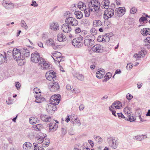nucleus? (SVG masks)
Returning a JSON list of instances; mask_svg holds the SVG:
<instances>
[{
	"instance_id": "obj_20",
	"label": "nucleus",
	"mask_w": 150,
	"mask_h": 150,
	"mask_svg": "<svg viewBox=\"0 0 150 150\" xmlns=\"http://www.w3.org/2000/svg\"><path fill=\"white\" fill-rule=\"evenodd\" d=\"M105 73V70L103 69L98 70L96 74V77L99 79H101Z\"/></svg>"
},
{
	"instance_id": "obj_34",
	"label": "nucleus",
	"mask_w": 150,
	"mask_h": 150,
	"mask_svg": "<svg viewBox=\"0 0 150 150\" xmlns=\"http://www.w3.org/2000/svg\"><path fill=\"white\" fill-rule=\"evenodd\" d=\"M112 76L111 73L109 72L106 73V74L104 76L105 79L103 80V81L105 82L109 80Z\"/></svg>"
},
{
	"instance_id": "obj_55",
	"label": "nucleus",
	"mask_w": 150,
	"mask_h": 150,
	"mask_svg": "<svg viewBox=\"0 0 150 150\" xmlns=\"http://www.w3.org/2000/svg\"><path fill=\"white\" fill-rule=\"evenodd\" d=\"M133 66L132 64L129 63L127 64L126 68L127 69H130L133 67Z\"/></svg>"
},
{
	"instance_id": "obj_38",
	"label": "nucleus",
	"mask_w": 150,
	"mask_h": 150,
	"mask_svg": "<svg viewBox=\"0 0 150 150\" xmlns=\"http://www.w3.org/2000/svg\"><path fill=\"white\" fill-rule=\"evenodd\" d=\"M6 58L2 54H0V64H3L6 61Z\"/></svg>"
},
{
	"instance_id": "obj_42",
	"label": "nucleus",
	"mask_w": 150,
	"mask_h": 150,
	"mask_svg": "<svg viewBox=\"0 0 150 150\" xmlns=\"http://www.w3.org/2000/svg\"><path fill=\"white\" fill-rule=\"evenodd\" d=\"M41 124H37L33 126L34 129L35 130L39 131L40 127H41Z\"/></svg>"
},
{
	"instance_id": "obj_31",
	"label": "nucleus",
	"mask_w": 150,
	"mask_h": 150,
	"mask_svg": "<svg viewBox=\"0 0 150 150\" xmlns=\"http://www.w3.org/2000/svg\"><path fill=\"white\" fill-rule=\"evenodd\" d=\"M74 14L76 16V17L78 19H80L83 17V14L80 11H75Z\"/></svg>"
},
{
	"instance_id": "obj_27",
	"label": "nucleus",
	"mask_w": 150,
	"mask_h": 150,
	"mask_svg": "<svg viewBox=\"0 0 150 150\" xmlns=\"http://www.w3.org/2000/svg\"><path fill=\"white\" fill-rule=\"evenodd\" d=\"M34 150H45L43 147H45V146H38V144L35 143H33Z\"/></svg>"
},
{
	"instance_id": "obj_60",
	"label": "nucleus",
	"mask_w": 150,
	"mask_h": 150,
	"mask_svg": "<svg viewBox=\"0 0 150 150\" xmlns=\"http://www.w3.org/2000/svg\"><path fill=\"white\" fill-rule=\"evenodd\" d=\"M71 14L69 11H67L65 13L64 16H65L67 17V15H68V16L69 17H71Z\"/></svg>"
},
{
	"instance_id": "obj_4",
	"label": "nucleus",
	"mask_w": 150,
	"mask_h": 150,
	"mask_svg": "<svg viewBox=\"0 0 150 150\" xmlns=\"http://www.w3.org/2000/svg\"><path fill=\"white\" fill-rule=\"evenodd\" d=\"M83 37L81 35L74 39L72 42V45L75 47L79 48L82 46L83 44L82 42Z\"/></svg>"
},
{
	"instance_id": "obj_22",
	"label": "nucleus",
	"mask_w": 150,
	"mask_h": 150,
	"mask_svg": "<svg viewBox=\"0 0 150 150\" xmlns=\"http://www.w3.org/2000/svg\"><path fill=\"white\" fill-rule=\"evenodd\" d=\"M90 39H86L84 40V41L83 44L84 45L86 46L89 47H91L94 44L91 43V41Z\"/></svg>"
},
{
	"instance_id": "obj_12",
	"label": "nucleus",
	"mask_w": 150,
	"mask_h": 150,
	"mask_svg": "<svg viewBox=\"0 0 150 150\" xmlns=\"http://www.w3.org/2000/svg\"><path fill=\"white\" fill-rule=\"evenodd\" d=\"M62 30L65 33L70 32L71 30V26L66 23L63 24L61 27Z\"/></svg>"
},
{
	"instance_id": "obj_48",
	"label": "nucleus",
	"mask_w": 150,
	"mask_h": 150,
	"mask_svg": "<svg viewBox=\"0 0 150 150\" xmlns=\"http://www.w3.org/2000/svg\"><path fill=\"white\" fill-rule=\"evenodd\" d=\"M88 21L86 19H83L81 21V23L82 24H87L88 23Z\"/></svg>"
},
{
	"instance_id": "obj_5",
	"label": "nucleus",
	"mask_w": 150,
	"mask_h": 150,
	"mask_svg": "<svg viewBox=\"0 0 150 150\" xmlns=\"http://www.w3.org/2000/svg\"><path fill=\"white\" fill-rule=\"evenodd\" d=\"M49 86L51 91L55 92L59 89V84L57 81H54L49 84Z\"/></svg>"
},
{
	"instance_id": "obj_11",
	"label": "nucleus",
	"mask_w": 150,
	"mask_h": 150,
	"mask_svg": "<svg viewBox=\"0 0 150 150\" xmlns=\"http://www.w3.org/2000/svg\"><path fill=\"white\" fill-rule=\"evenodd\" d=\"M125 8L123 9L122 8H116L115 11V14L118 16H122L125 13Z\"/></svg>"
},
{
	"instance_id": "obj_32",
	"label": "nucleus",
	"mask_w": 150,
	"mask_h": 150,
	"mask_svg": "<svg viewBox=\"0 0 150 150\" xmlns=\"http://www.w3.org/2000/svg\"><path fill=\"white\" fill-rule=\"evenodd\" d=\"M134 138H133L136 139L137 140L141 141L144 139V138H146L147 136L146 135H142L134 136Z\"/></svg>"
},
{
	"instance_id": "obj_61",
	"label": "nucleus",
	"mask_w": 150,
	"mask_h": 150,
	"mask_svg": "<svg viewBox=\"0 0 150 150\" xmlns=\"http://www.w3.org/2000/svg\"><path fill=\"white\" fill-rule=\"evenodd\" d=\"M75 31L76 33H78L81 32V30L78 27L75 29Z\"/></svg>"
},
{
	"instance_id": "obj_56",
	"label": "nucleus",
	"mask_w": 150,
	"mask_h": 150,
	"mask_svg": "<svg viewBox=\"0 0 150 150\" xmlns=\"http://www.w3.org/2000/svg\"><path fill=\"white\" fill-rule=\"evenodd\" d=\"M103 38H104L103 40V42H108L110 40L109 37L107 36H104Z\"/></svg>"
},
{
	"instance_id": "obj_18",
	"label": "nucleus",
	"mask_w": 150,
	"mask_h": 150,
	"mask_svg": "<svg viewBox=\"0 0 150 150\" xmlns=\"http://www.w3.org/2000/svg\"><path fill=\"white\" fill-rule=\"evenodd\" d=\"M2 5L4 6L7 9H11L14 7V5L12 3H8L6 1H3Z\"/></svg>"
},
{
	"instance_id": "obj_3",
	"label": "nucleus",
	"mask_w": 150,
	"mask_h": 150,
	"mask_svg": "<svg viewBox=\"0 0 150 150\" xmlns=\"http://www.w3.org/2000/svg\"><path fill=\"white\" fill-rule=\"evenodd\" d=\"M21 52L17 48H14L12 51V56L14 59L17 61L23 60L24 58L23 56L21 57Z\"/></svg>"
},
{
	"instance_id": "obj_23",
	"label": "nucleus",
	"mask_w": 150,
	"mask_h": 150,
	"mask_svg": "<svg viewBox=\"0 0 150 150\" xmlns=\"http://www.w3.org/2000/svg\"><path fill=\"white\" fill-rule=\"evenodd\" d=\"M50 28L54 30H58L59 27L57 23L53 22L50 24Z\"/></svg>"
},
{
	"instance_id": "obj_36",
	"label": "nucleus",
	"mask_w": 150,
	"mask_h": 150,
	"mask_svg": "<svg viewBox=\"0 0 150 150\" xmlns=\"http://www.w3.org/2000/svg\"><path fill=\"white\" fill-rule=\"evenodd\" d=\"M125 120L129 121L130 122H134L136 120L135 118L133 116L129 115L127 117H126L125 119Z\"/></svg>"
},
{
	"instance_id": "obj_49",
	"label": "nucleus",
	"mask_w": 150,
	"mask_h": 150,
	"mask_svg": "<svg viewBox=\"0 0 150 150\" xmlns=\"http://www.w3.org/2000/svg\"><path fill=\"white\" fill-rule=\"evenodd\" d=\"M32 2V3L30 4L31 6H33L34 7H37L38 6V4L36 3V1L33 0Z\"/></svg>"
},
{
	"instance_id": "obj_53",
	"label": "nucleus",
	"mask_w": 150,
	"mask_h": 150,
	"mask_svg": "<svg viewBox=\"0 0 150 150\" xmlns=\"http://www.w3.org/2000/svg\"><path fill=\"white\" fill-rule=\"evenodd\" d=\"M126 98L128 100H131L133 98V96L130 94L128 93L126 96Z\"/></svg>"
},
{
	"instance_id": "obj_21",
	"label": "nucleus",
	"mask_w": 150,
	"mask_h": 150,
	"mask_svg": "<svg viewBox=\"0 0 150 150\" xmlns=\"http://www.w3.org/2000/svg\"><path fill=\"white\" fill-rule=\"evenodd\" d=\"M141 33L144 36H146L150 34V29L149 28H144L141 30Z\"/></svg>"
},
{
	"instance_id": "obj_50",
	"label": "nucleus",
	"mask_w": 150,
	"mask_h": 150,
	"mask_svg": "<svg viewBox=\"0 0 150 150\" xmlns=\"http://www.w3.org/2000/svg\"><path fill=\"white\" fill-rule=\"evenodd\" d=\"M91 33L92 35H96L97 30L94 28H92L90 30Z\"/></svg>"
},
{
	"instance_id": "obj_40",
	"label": "nucleus",
	"mask_w": 150,
	"mask_h": 150,
	"mask_svg": "<svg viewBox=\"0 0 150 150\" xmlns=\"http://www.w3.org/2000/svg\"><path fill=\"white\" fill-rule=\"evenodd\" d=\"M104 38H103V35H100L97 38V40L99 42H103Z\"/></svg>"
},
{
	"instance_id": "obj_35",
	"label": "nucleus",
	"mask_w": 150,
	"mask_h": 150,
	"mask_svg": "<svg viewBox=\"0 0 150 150\" xmlns=\"http://www.w3.org/2000/svg\"><path fill=\"white\" fill-rule=\"evenodd\" d=\"M56 74V73L53 71H49L46 74V75H50L52 77H55V80L57 78Z\"/></svg>"
},
{
	"instance_id": "obj_57",
	"label": "nucleus",
	"mask_w": 150,
	"mask_h": 150,
	"mask_svg": "<svg viewBox=\"0 0 150 150\" xmlns=\"http://www.w3.org/2000/svg\"><path fill=\"white\" fill-rule=\"evenodd\" d=\"M145 42L147 43V44H149L150 43V37H148L146 38L144 40Z\"/></svg>"
},
{
	"instance_id": "obj_26",
	"label": "nucleus",
	"mask_w": 150,
	"mask_h": 150,
	"mask_svg": "<svg viewBox=\"0 0 150 150\" xmlns=\"http://www.w3.org/2000/svg\"><path fill=\"white\" fill-rule=\"evenodd\" d=\"M53 104L52 103L48 104V105L46 107V110L49 113H52L53 112Z\"/></svg>"
},
{
	"instance_id": "obj_41",
	"label": "nucleus",
	"mask_w": 150,
	"mask_h": 150,
	"mask_svg": "<svg viewBox=\"0 0 150 150\" xmlns=\"http://www.w3.org/2000/svg\"><path fill=\"white\" fill-rule=\"evenodd\" d=\"M46 77L47 79L52 82V81H55V77H52V76L50 75H46Z\"/></svg>"
},
{
	"instance_id": "obj_63",
	"label": "nucleus",
	"mask_w": 150,
	"mask_h": 150,
	"mask_svg": "<svg viewBox=\"0 0 150 150\" xmlns=\"http://www.w3.org/2000/svg\"><path fill=\"white\" fill-rule=\"evenodd\" d=\"M134 57L138 58H140L141 57V56H140V55L139 54H135L134 55Z\"/></svg>"
},
{
	"instance_id": "obj_33",
	"label": "nucleus",
	"mask_w": 150,
	"mask_h": 150,
	"mask_svg": "<svg viewBox=\"0 0 150 150\" xmlns=\"http://www.w3.org/2000/svg\"><path fill=\"white\" fill-rule=\"evenodd\" d=\"M93 26L94 27L97 26H100L101 25L102 23L101 21L99 20H95L93 23Z\"/></svg>"
},
{
	"instance_id": "obj_58",
	"label": "nucleus",
	"mask_w": 150,
	"mask_h": 150,
	"mask_svg": "<svg viewBox=\"0 0 150 150\" xmlns=\"http://www.w3.org/2000/svg\"><path fill=\"white\" fill-rule=\"evenodd\" d=\"M58 125L55 123H54L53 124V127L52 128H53V131L56 130L58 127Z\"/></svg>"
},
{
	"instance_id": "obj_6",
	"label": "nucleus",
	"mask_w": 150,
	"mask_h": 150,
	"mask_svg": "<svg viewBox=\"0 0 150 150\" xmlns=\"http://www.w3.org/2000/svg\"><path fill=\"white\" fill-rule=\"evenodd\" d=\"M107 140L110 146L112 148L115 149L117 147L118 143L117 139L110 137Z\"/></svg>"
},
{
	"instance_id": "obj_1",
	"label": "nucleus",
	"mask_w": 150,
	"mask_h": 150,
	"mask_svg": "<svg viewBox=\"0 0 150 150\" xmlns=\"http://www.w3.org/2000/svg\"><path fill=\"white\" fill-rule=\"evenodd\" d=\"M47 135L43 133H41L40 135L37 136L35 138L36 142L38 144H40L43 142H45V146H48L50 142V140L47 138Z\"/></svg>"
},
{
	"instance_id": "obj_59",
	"label": "nucleus",
	"mask_w": 150,
	"mask_h": 150,
	"mask_svg": "<svg viewBox=\"0 0 150 150\" xmlns=\"http://www.w3.org/2000/svg\"><path fill=\"white\" fill-rule=\"evenodd\" d=\"M67 133V131H66V129H65L64 128H62V134L63 135H64L65 134H66Z\"/></svg>"
},
{
	"instance_id": "obj_62",
	"label": "nucleus",
	"mask_w": 150,
	"mask_h": 150,
	"mask_svg": "<svg viewBox=\"0 0 150 150\" xmlns=\"http://www.w3.org/2000/svg\"><path fill=\"white\" fill-rule=\"evenodd\" d=\"M21 85L20 83L18 82H17L16 84V87L17 88V89H19Z\"/></svg>"
},
{
	"instance_id": "obj_46",
	"label": "nucleus",
	"mask_w": 150,
	"mask_h": 150,
	"mask_svg": "<svg viewBox=\"0 0 150 150\" xmlns=\"http://www.w3.org/2000/svg\"><path fill=\"white\" fill-rule=\"evenodd\" d=\"M137 11V9L134 7H132L130 10V13L132 14H134Z\"/></svg>"
},
{
	"instance_id": "obj_43",
	"label": "nucleus",
	"mask_w": 150,
	"mask_h": 150,
	"mask_svg": "<svg viewBox=\"0 0 150 150\" xmlns=\"http://www.w3.org/2000/svg\"><path fill=\"white\" fill-rule=\"evenodd\" d=\"M21 26L23 27L25 29H26L28 28L24 20H22L21 21Z\"/></svg>"
},
{
	"instance_id": "obj_25",
	"label": "nucleus",
	"mask_w": 150,
	"mask_h": 150,
	"mask_svg": "<svg viewBox=\"0 0 150 150\" xmlns=\"http://www.w3.org/2000/svg\"><path fill=\"white\" fill-rule=\"evenodd\" d=\"M53 56L56 57V59H60L61 58H64V57L62 56L61 53L58 52H56L52 54Z\"/></svg>"
},
{
	"instance_id": "obj_7",
	"label": "nucleus",
	"mask_w": 150,
	"mask_h": 150,
	"mask_svg": "<svg viewBox=\"0 0 150 150\" xmlns=\"http://www.w3.org/2000/svg\"><path fill=\"white\" fill-rule=\"evenodd\" d=\"M114 13V9L111 8H109L105 10L103 14V18L105 20L108 19L113 16Z\"/></svg>"
},
{
	"instance_id": "obj_39",
	"label": "nucleus",
	"mask_w": 150,
	"mask_h": 150,
	"mask_svg": "<svg viewBox=\"0 0 150 150\" xmlns=\"http://www.w3.org/2000/svg\"><path fill=\"white\" fill-rule=\"evenodd\" d=\"M4 53L5 54V57H6V58L7 57H10L12 55V52L11 50H8L6 53L5 52H4Z\"/></svg>"
},
{
	"instance_id": "obj_24",
	"label": "nucleus",
	"mask_w": 150,
	"mask_h": 150,
	"mask_svg": "<svg viewBox=\"0 0 150 150\" xmlns=\"http://www.w3.org/2000/svg\"><path fill=\"white\" fill-rule=\"evenodd\" d=\"M39 120L36 117H32L29 119V122L32 125H34L36 123L39 122Z\"/></svg>"
},
{
	"instance_id": "obj_8",
	"label": "nucleus",
	"mask_w": 150,
	"mask_h": 150,
	"mask_svg": "<svg viewBox=\"0 0 150 150\" xmlns=\"http://www.w3.org/2000/svg\"><path fill=\"white\" fill-rule=\"evenodd\" d=\"M65 21L67 24L70 26H76L78 24V21L75 18L71 17L67 18L65 19Z\"/></svg>"
},
{
	"instance_id": "obj_16",
	"label": "nucleus",
	"mask_w": 150,
	"mask_h": 150,
	"mask_svg": "<svg viewBox=\"0 0 150 150\" xmlns=\"http://www.w3.org/2000/svg\"><path fill=\"white\" fill-rule=\"evenodd\" d=\"M111 108L115 107L116 109H120L122 107V104L119 101H116L113 103L110 106Z\"/></svg>"
},
{
	"instance_id": "obj_52",
	"label": "nucleus",
	"mask_w": 150,
	"mask_h": 150,
	"mask_svg": "<svg viewBox=\"0 0 150 150\" xmlns=\"http://www.w3.org/2000/svg\"><path fill=\"white\" fill-rule=\"evenodd\" d=\"M84 10L85 16L86 17L89 16L90 15V11L86 10V9Z\"/></svg>"
},
{
	"instance_id": "obj_2",
	"label": "nucleus",
	"mask_w": 150,
	"mask_h": 150,
	"mask_svg": "<svg viewBox=\"0 0 150 150\" xmlns=\"http://www.w3.org/2000/svg\"><path fill=\"white\" fill-rule=\"evenodd\" d=\"M31 60L33 62L35 63H39L38 64H40L41 62H43V59L40 57V54L37 51L33 53L31 56Z\"/></svg>"
},
{
	"instance_id": "obj_30",
	"label": "nucleus",
	"mask_w": 150,
	"mask_h": 150,
	"mask_svg": "<svg viewBox=\"0 0 150 150\" xmlns=\"http://www.w3.org/2000/svg\"><path fill=\"white\" fill-rule=\"evenodd\" d=\"M75 76L78 80L80 81H83L84 80V76L81 74L79 73H76L74 75Z\"/></svg>"
},
{
	"instance_id": "obj_54",
	"label": "nucleus",
	"mask_w": 150,
	"mask_h": 150,
	"mask_svg": "<svg viewBox=\"0 0 150 150\" xmlns=\"http://www.w3.org/2000/svg\"><path fill=\"white\" fill-rule=\"evenodd\" d=\"M95 35H91V38H89V39H90V40H91V43H93L94 44V40L95 39V37L94 36Z\"/></svg>"
},
{
	"instance_id": "obj_13",
	"label": "nucleus",
	"mask_w": 150,
	"mask_h": 150,
	"mask_svg": "<svg viewBox=\"0 0 150 150\" xmlns=\"http://www.w3.org/2000/svg\"><path fill=\"white\" fill-rule=\"evenodd\" d=\"M47 44L51 46H52L54 50H56L58 47V45H55L53 40L51 38L49 39L46 41Z\"/></svg>"
},
{
	"instance_id": "obj_51",
	"label": "nucleus",
	"mask_w": 150,
	"mask_h": 150,
	"mask_svg": "<svg viewBox=\"0 0 150 150\" xmlns=\"http://www.w3.org/2000/svg\"><path fill=\"white\" fill-rule=\"evenodd\" d=\"M71 91L72 93H78L80 92L79 90L76 88H74L71 90Z\"/></svg>"
},
{
	"instance_id": "obj_37",
	"label": "nucleus",
	"mask_w": 150,
	"mask_h": 150,
	"mask_svg": "<svg viewBox=\"0 0 150 150\" xmlns=\"http://www.w3.org/2000/svg\"><path fill=\"white\" fill-rule=\"evenodd\" d=\"M32 146V144L29 142H25L23 145V149H26V148H30Z\"/></svg>"
},
{
	"instance_id": "obj_45",
	"label": "nucleus",
	"mask_w": 150,
	"mask_h": 150,
	"mask_svg": "<svg viewBox=\"0 0 150 150\" xmlns=\"http://www.w3.org/2000/svg\"><path fill=\"white\" fill-rule=\"evenodd\" d=\"M114 109V108H111L110 107H109V110L112 112V114L115 117H116L117 116L116 114V111L114 110H113V109Z\"/></svg>"
},
{
	"instance_id": "obj_64",
	"label": "nucleus",
	"mask_w": 150,
	"mask_h": 150,
	"mask_svg": "<svg viewBox=\"0 0 150 150\" xmlns=\"http://www.w3.org/2000/svg\"><path fill=\"white\" fill-rule=\"evenodd\" d=\"M102 138L100 137H99L98 138L96 139V141L97 142H99V143H101L102 142Z\"/></svg>"
},
{
	"instance_id": "obj_15",
	"label": "nucleus",
	"mask_w": 150,
	"mask_h": 150,
	"mask_svg": "<svg viewBox=\"0 0 150 150\" xmlns=\"http://www.w3.org/2000/svg\"><path fill=\"white\" fill-rule=\"evenodd\" d=\"M43 62L42 63L41 62L39 65L42 64L43 67H41V69L43 70H46L48 69H50V64L45 61V59H43Z\"/></svg>"
},
{
	"instance_id": "obj_9",
	"label": "nucleus",
	"mask_w": 150,
	"mask_h": 150,
	"mask_svg": "<svg viewBox=\"0 0 150 150\" xmlns=\"http://www.w3.org/2000/svg\"><path fill=\"white\" fill-rule=\"evenodd\" d=\"M61 96L59 94L52 96L50 99V102L52 104H58L60 101Z\"/></svg>"
},
{
	"instance_id": "obj_28",
	"label": "nucleus",
	"mask_w": 150,
	"mask_h": 150,
	"mask_svg": "<svg viewBox=\"0 0 150 150\" xmlns=\"http://www.w3.org/2000/svg\"><path fill=\"white\" fill-rule=\"evenodd\" d=\"M110 3L109 0H104L101 3V4L103 5L105 9H107L109 7V4Z\"/></svg>"
},
{
	"instance_id": "obj_44",
	"label": "nucleus",
	"mask_w": 150,
	"mask_h": 150,
	"mask_svg": "<svg viewBox=\"0 0 150 150\" xmlns=\"http://www.w3.org/2000/svg\"><path fill=\"white\" fill-rule=\"evenodd\" d=\"M139 21L140 22H144L146 21H148V19L146 17L142 16L139 18Z\"/></svg>"
},
{
	"instance_id": "obj_17",
	"label": "nucleus",
	"mask_w": 150,
	"mask_h": 150,
	"mask_svg": "<svg viewBox=\"0 0 150 150\" xmlns=\"http://www.w3.org/2000/svg\"><path fill=\"white\" fill-rule=\"evenodd\" d=\"M94 3H96V4H93L91 1H90V3L91 4V5H92V6L93 7L95 11H98L100 8V3L98 2L96 0H95Z\"/></svg>"
},
{
	"instance_id": "obj_10",
	"label": "nucleus",
	"mask_w": 150,
	"mask_h": 150,
	"mask_svg": "<svg viewBox=\"0 0 150 150\" xmlns=\"http://www.w3.org/2000/svg\"><path fill=\"white\" fill-rule=\"evenodd\" d=\"M103 47L100 44L95 45L92 47V50L96 53H101L103 51Z\"/></svg>"
},
{
	"instance_id": "obj_19",
	"label": "nucleus",
	"mask_w": 150,
	"mask_h": 150,
	"mask_svg": "<svg viewBox=\"0 0 150 150\" xmlns=\"http://www.w3.org/2000/svg\"><path fill=\"white\" fill-rule=\"evenodd\" d=\"M58 40L59 42L64 41L66 40V36L62 33H59L57 36Z\"/></svg>"
},
{
	"instance_id": "obj_29",
	"label": "nucleus",
	"mask_w": 150,
	"mask_h": 150,
	"mask_svg": "<svg viewBox=\"0 0 150 150\" xmlns=\"http://www.w3.org/2000/svg\"><path fill=\"white\" fill-rule=\"evenodd\" d=\"M78 6L79 9L82 11L86 9V5L82 2H79L78 4Z\"/></svg>"
},
{
	"instance_id": "obj_14",
	"label": "nucleus",
	"mask_w": 150,
	"mask_h": 150,
	"mask_svg": "<svg viewBox=\"0 0 150 150\" xmlns=\"http://www.w3.org/2000/svg\"><path fill=\"white\" fill-rule=\"evenodd\" d=\"M21 52L22 56L25 59V58H27L29 57L30 53L29 50L27 49H23L21 50Z\"/></svg>"
},
{
	"instance_id": "obj_47",
	"label": "nucleus",
	"mask_w": 150,
	"mask_h": 150,
	"mask_svg": "<svg viewBox=\"0 0 150 150\" xmlns=\"http://www.w3.org/2000/svg\"><path fill=\"white\" fill-rule=\"evenodd\" d=\"M117 115L118 117L120 119H124V118L125 119V118H126V117H125L123 114L122 113H117Z\"/></svg>"
}]
</instances>
